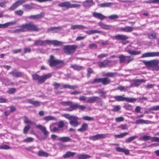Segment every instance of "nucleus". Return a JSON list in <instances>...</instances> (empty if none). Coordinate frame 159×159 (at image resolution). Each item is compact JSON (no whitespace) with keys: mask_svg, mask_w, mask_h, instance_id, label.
Masks as SVG:
<instances>
[{"mask_svg":"<svg viewBox=\"0 0 159 159\" xmlns=\"http://www.w3.org/2000/svg\"><path fill=\"white\" fill-rule=\"evenodd\" d=\"M128 134V132H125L119 134L115 135V137L118 138H121L126 136Z\"/></svg>","mask_w":159,"mask_h":159,"instance_id":"41","label":"nucleus"},{"mask_svg":"<svg viewBox=\"0 0 159 159\" xmlns=\"http://www.w3.org/2000/svg\"><path fill=\"white\" fill-rule=\"evenodd\" d=\"M99 99V98L97 96H93L90 98L88 100L86 101L87 103H92L95 102H98V100Z\"/></svg>","mask_w":159,"mask_h":159,"instance_id":"24","label":"nucleus"},{"mask_svg":"<svg viewBox=\"0 0 159 159\" xmlns=\"http://www.w3.org/2000/svg\"><path fill=\"white\" fill-rule=\"evenodd\" d=\"M159 57V52H147L142 54L141 57Z\"/></svg>","mask_w":159,"mask_h":159,"instance_id":"7","label":"nucleus"},{"mask_svg":"<svg viewBox=\"0 0 159 159\" xmlns=\"http://www.w3.org/2000/svg\"><path fill=\"white\" fill-rule=\"evenodd\" d=\"M82 119L85 120L91 121L93 120V117L88 116H83L82 117Z\"/></svg>","mask_w":159,"mask_h":159,"instance_id":"56","label":"nucleus"},{"mask_svg":"<svg viewBox=\"0 0 159 159\" xmlns=\"http://www.w3.org/2000/svg\"><path fill=\"white\" fill-rule=\"evenodd\" d=\"M70 67L74 69L75 70H80L83 69V66L77 65H71Z\"/></svg>","mask_w":159,"mask_h":159,"instance_id":"33","label":"nucleus"},{"mask_svg":"<svg viewBox=\"0 0 159 159\" xmlns=\"http://www.w3.org/2000/svg\"><path fill=\"white\" fill-rule=\"evenodd\" d=\"M151 136L148 135H144L142 137L139 138L140 140H143L144 141H148L151 140Z\"/></svg>","mask_w":159,"mask_h":159,"instance_id":"46","label":"nucleus"},{"mask_svg":"<svg viewBox=\"0 0 159 159\" xmlns=\"http://www.w3.org/2000/svg\"><path fill=\"white\" fill-rule=\"evenodd\" d=\"M78 104H76L74 105H71L70 106L69 110L70 111H73L75 109L78 108Z\"/></svg>","mask_w":159,"mask_h":159,"instance_id":"59","label":"nucleus"},{"mask_svg":"<svg viewBox=\"0 0 159 159\" xmlns=\"http://www.w3.org/2000/svg\"><path fill=\"white\" fill-rule=\"evenodd\" d=\"M119 58L120 59V63H123L126 61V56L121 55L119 56Z\"/></svg>","mask_w":159,"mask_h":159,"instance_id":"38","label":"nucleus"},{"mask_svg":"<svg viewBox=\"0 0 159 159\" xmlns=\"http://www.w3.org/2000/svg\"><path fill=\"white\" fill-rule=\"evenodd\" d=\"M134 59V58L133 57L130 56H126V63L128 64L133 61Z\"/></svg>","mask_w":159,"mask_h":159,"instance_id":"51","label":"nucleus"},{"mask_svg":"<svg viewBox=\"0 0 159 159\" xmlns=\"http://www.w3.org/2000/svg\"><path fill=\"white\" fill-rule=\"evenodd\" d=\"M98 25L101 28L105 30H109L110 28H114L113 26L106 25L102 22H99L98 23Z\"/></svg>","mask_w":159,"mask_h":159,"instance_id":"22","label":"nucleus"},{"mask_svg":"<svg viewBox=\"0 0 159 159\" xmlns=\"http://www.w3.org/2000/svg\"><path fill=\"white\" fill-rule=\"evenodd\" d=\"M56 124V123H54L50 125V129L51 132H56L59 130L58 127H57L55 126Z\"/></svg>","mask_w":159,"mask_h":159,"instance_id":"21","label":"nucleus"},{"mask_svg":"<svg viewBox=\"0 0 159 159\" xmlns=\"http://www.w3.org/2000/svg\"><path fill=\"white\" fill-rule=\"evenodd\" d=\"M119 18L118 15L116 14H113L109 16L108 18L111 20H114L115 19H117Z\"/></svg>","mask_w":159,"mask_h":159,"instance_id":"53","label":"nucleus"},{"mask_svg":"<svg viewBox=\"0 0 159 159\" xmlns=\"http://www.w3.org/2000/svg\"><path fill=\"white\" fill-rule=\"evenodd\" d=\"M115 100L118 101H125V97L122 96H117L114 97Z\"/></svg>","mask_w":159,"mask_h":159,"instance_id":"34","label":"nucleus"},{"mask_svg":"<svg viewBox=\"0 0 159 159\" xmlns=\"http://www.w3.org/2000/svg\"><path fill=\"white\" fill-rule=\"evenodd\" d=\"M49 65L51 66H54L60 63V61L54 59V57L53 56L51 55L50 56V59L49 61Z\"/></svg>","mask_w":159,"mask_h":159,"instance_id":"8","label":"nucleus"},{"mask_svg":"<svg viewBox=\"0 0 159 159\" xmlns=\"http://www.w3.org/2000/svg\"><path fill=\"white\" fill-rule=\"evenodd\" d=\"M21 27L30 31H38L39 30L38 27L31 23L23 24Z\"/></svg>","mask_w":159,"mask_h":159,"instance_id":"4","label":"nucleus"},{"mask_svg":"<svg viewBox=\"0 0 159 159\" xmlns=\"http://www.w3.org/2000/svg\"><path fill=\"white\" fill-rule=\"evenodd\" d=\"M117 73H116L107 72L104 74V76L113 77L115 75H116Z\"/></svg>","mask_w":159,"mask_h":159,"instance_id":"44","label":"nucleus"},{"mask_svg":"<svg viewBox=\"0 0 159 159\" xmlns=\"http://www.w3.org/2000/svg\"><path fill=\"white\" fill-rule=\"evenodd\" d=\"M126 52L129 54L132 55H136L139 54L141 53V52L139 51H136L135 50L129 49Z\"/></svg>","mask_w":159,"mask_h":159,"instance_id":"29","label":"nucleus"},{"mask_svg":"<svg viewBox=\"0 0 159 159\" xmlns=\"http://www.w3.org/2000/svg\"><path fill=\"white\" fill-rule=\"evenodd\" d=\"M63 116L70 120V124L74 127H76L79 125L78 120L79 118L76 116L66 114L63 115Z\"/></svg>","mask_w":159,"mask_h":159,"instance_id":"2","label":"nucleus"},{"mask_svg":"<svg viewBox=\"0 0 159 159\" xmlns=\"http://www.w3.org/2000/svg\"><path fill=\"white\" fill-rule=\"evenodd\" d=\"M138 136H134L131 137H130L127 139L125 140V142L126 143H128L131 142L132 141L137 138Z\"/></svg>","mask_w":159,"mask_h":159,"instance_id":"35","label":"nucleus"},{"mask_svg":"<svg viewBox=\"0 0 159 159\" xmlns=\"http://www.w3.org/2000/svg\"><path fill=\"white\" fill-rule=\"evenodd\" d=\"M91 157L87 154H81L79 155L78 157V158L79 159H85L89 158Z\"/></svg>","mask_w":159,"mask_h":159,"instance_id":"37","label":"nucleus"},{"mask_svg":"<svg viewBox=\"0 0 159 159\" xmlns=\"http://www.w3.org/2000/svg\"><path fill=\"white\" fill-rule=\"evenodd\" d=\"M151 123V122L150 121L145 120L143 119H139L135 121V123L138 124H150Z\"/></svg>","mask_w":159,"mask_h":159,"instance_id":"26","label":"nucleus"},{"mask_svg":"<svg viewBox=\"0 0 159 159\" xmlns=\"http://www.w3.org/2000/svg\"><path fill=\"white\" fill-rule=\"evenodd\" d=\"M62 29V27L61 26L52 27L48 29L47 32L52 31L53 33H56L60 31Z\"/></svg>","mask_w":159,"mask_h":159,"instance_id":"11","label":"nucleus"},{"mask_svg":"<svg viewBox=\"0 0 159 159\" xmlns=\"http://www.w3.org/2000/svg\"><path fill=\"white\" fill-rule=\"evenodd\" d=\"M7 2L4 0H2L0 2V7H2L5 8L7 7L6 4Z\"/></svg>","mask_w":159,"mask_h":159,"instance_id":"52","label":"nucleus"},{"mask_svg":"<svg viewBox=\"0 0 159 159\" xmlns=\"http://www.w3.org/2000/svg\"><path fill=\"white\" fill-rule=\"evenodd\" d=\"M110 82V80L108 78H104L102 79V82L104 85L109 84Z\"/></svg>","mask_w":159,"mask_h":159,"instance_id":"36","label":"nucleus"},{"mask_svg":"<svg viewBox=\"0 0 159 159\" xmlns=\"http://www.w3.org/2000/svg\"><path fill=\"white\" fill-rule=\"evenodd\" d=\"M43 119L45 120L48 121L55 120L56 119L54 117L50 116L44 117L43 118Z\"/></svg>","mask_w":159,"mask_h":159,"instance_id":"50","label":"nucleus"},{"mask_svg":"<svg viewBox=\"0 0 159 159\" xmlns=\"http://www.w3.org/2000/svg\"><path fill=\"white\" fill-rule=\"evenodd\" d=\"M78 46L76 45H68L64 46L63 49L64 53L68 55L72 54L75 52Z\"/></svg>","mask_w":159,"mask_h":159,"instance_id":"3","label":"nucleus"},{"mask_svg":"<svg viewBox=\"0 0 159 159\" xmlns=\"http://www.w3.org/2000/svg\"><path fill=\"white\" fill-rule=\"evenodd\" d=\"M151 141L152 142H158L159 143V138L157 137H151Z\"/></svg>","mask_w":159,"mask_h":159,"instance_id":"64","label":"nucleus"},{"mask_svg":"<svg viewBox=\"0 0 159 159\" xmlns=\"http://www.w3.org/2000/svg\"><path fill=\"white\" fill-rule=\"evenodd\" d=\"M106 134H100L90 136L89 138L90 139H91L93 141H95L99 139L105 138H106Z\"/></svg>","mask_w":159,"mask_h":159,"instance_id":"9","label":"nucleus"},{"mask_svg":"<svg viewBox=\"0 0 159 159\" xmlns=\"http://www.w3.org/2000/svg\"><path fill=\"white\" fill-rule=\"evenodd\" d=\"M36 127L40 129L43 133L44 135L47 137L49 134V132L46 130V128L41 125H38L36 126Z\"/></svg>","mask_w":159,"mask_h":159,"instance_id":"17","label":"nucleus"},{"mask_svg":"<svg viewBox=\"0 0 159 159\" xmlns=\"http://www.w3.org/2000/svg\"><path fill=\"white\" fill-rule=\"evenodd\" d=\"M58 6L62 8L65 7L68 9L70 8V2L69 1L63 2L58 5Z\"/></svg>","mask_w":159,"mask_h":159,"instance_id":"13","label":"nucleus"},{"mask_svg":"<svg viewBox=\"0 0 159 159\" xmlns=\"http://www.w3.org/2000/svg\"><path fill=\"white\" fill-rule=\"evenodd\" d=\"M143 2L145 3H159V0H148L144 1Z\"/></svg>","mask_w":159,"mask_h":159,"instance_id":"39","label":"nucleus"},{"mask_svg":"<svg viewBox=\"0 0 159 159\" xmlns=\"http://www.w3.org/2000/svg\"><path fill=\"white\" fill-rule=\"evenodd\" d=\"M30 128V127L29 125H27L25 126L23 132L24 134H26L28 130Z\"/></svg>","mask_w":159,"mask_h":159,"instance_id":"58","label":"nucleus"},{"mask_svg":"<svg viewBox=\"0 0 159 159\" xmlns=\"http://www.w3.org/2000/svg\"><path fill=\"white\" fill-rule=\"evenodd\" d=\"M86 33L88 34H91L95 33H101L102 31L97 30H90L85 31Z\"/></svg>","mask_w":159,"mask_h":159,"instance_id":"32","label":"nucleus"},{"mask_svg":"<svg viewBox=\"0 0 159 159\" xmlns=\"http://www.w3.org/2000/svg\"><path fill=\"white\" fill-rule=\"evenodd\" d=\"M38 155L39 156H44L47 157L48 156V154L45 152L42 151H40L38 152Z\"/></svg>","mask_w":159,"mask_h":159,"instance_id":"47","label":"nucleus"},{"mask_svg":"<svg viewBox=\"0 0 159 159\" xmlns=\"http://www.w3.org/2000/svg\"><path fill=\"white\" fill-rule=\"evenodd\" d=\"M102 79L101 78H98L95 79L93 81L91 82L92 84H94L95 83H99L102 82Z\"/></svg>","mask_w":159,"mask_h":159,"instance_id":"60","label":"nucleus"},{"mask_svg":"<svg viewBox=\"0 0 159 159\" xmlns=\"http://www.w3.org/2000/svg\"><path fill=\"white\" fill-rule=\"evenodd\" d=\"M134 30V28L131 26H127L121 27L120 29V31L126 32H130Z\"/></svg>","mask_w":159,"mask_h":159,"instance_id":"12","label":"nucleus"},{"mask_svg":"<svg viewBox=\"0 0 159 159\" xmlns=\"http://www.w3.org/2000/svg\"><path fill=\"white\" fill-rule=\"evenodd\" d=\"M16 22L15 21L8 22L4 24L5 26L4 27L6 28L8 26L13 25H16Z\"/></svg>","mask_w":159,"mask_h":159,"instance_id":"43","label":"nucleus"},{"mask_svg":"<svg viewBox=\"0 0 159 159\" xmlns=\"http://www.w3.org/2000/svg\"><path fill=\"white\" fill-rule=\"evenodd\" d=\"M56 124V123H54L50 125V129L51 132H56L59 130L58 127H57L55 126Z\"/></svg>","mask_w":159,"mask_h":159,"instance_id":"20","label":"nucleus"},{"mask_svg":"<svg viewBox=\"0 0 159 159\" xmlns=\"http://www.w3.org/2000/svg\"><path fill=\"white\" fill-rule=\"evenodd\" d=\"M57 140L63 142H66L70 141H71V139L67 137H63L58 138Z\"/></svg>","mask_w":159,"mask_h":159,"instance_id":"28","label":"nucleus"},{"mask_svg":"<svg viewBox=\"0 0 159 159\" xmlns=\"http://www.w3.org/2000/svg\"><path fill=\"white\" fill-rule=\"evenodd\" d=\"M88 127V125L86 123H84L82 124L81 127L77 129L80 132H83L86 130Z\"/></svg>","mask_w":159,"mask_h":159,"instance_id":"25","label":"nucleus"},{"mask_svg":"<svg viewBox=\"0 0 159 159\" xmlns=\"http://www.w3.org/2000/svg\"><path fill=\"white\" fill-rule=\"evenodd\" d=\"M75 154V152H71L69 151H68L63 155V157L64 158H69L70 157H72L74 156Z\"/></svg>","mask_w":159,"mask_h":159,"instance_id":"27","label":"nucleus"},{"mask_svg":"<svg viewBox=\"0 0 159 159\" xmlns=\"http://www.w3.org/2000/svg\"><path fill=\"white\" fill-rule=\"evenodd\" d=\"M86 28H87L85 26L80 25H72L70 27L71 29L72 30H75L78 29H83Z\"/></svg>","mask_w":159,"mask_h":159,"instance_id":"23","label":"nucleus"},{"mask_svg":"<svg viewBox=\"0 0 159 159\" xmlns=\"http://www.w3.org/2000/svg\"><path fill=\"white\" fill-rule=\"evenodd\" d=\"M143 63L147 66L151 67L152 70H159V60L157 59H154L150 61H143Z\"/></svg>","mask_w":159,"mask_h":159,"instance_id":"1","label":"nucleus"},{"mask_svg":"<svg viewBox=\"0 0 159 159\" xmlns=\"http://www.w3.org/2000/svg\"><path fill=\"white\" fill-rule=\"evenodd\" d=\"M52 44L56 46H60L63 44V43L61 42L55 40L52 41Z\"/></svg>","mask_w":159,"mask_h":159,"instance_id":"49","label":"nucleus"},{"mask_svg":"<svg viewBox=\"0 0 159 159\" xmlns=\"http://www.w3.org/2000/svg\"><path fill=\"white\" fill-rule=\"evenodd\" d=\"M34 45L35 46H44L43 41L41 40H35Z\"/></svg>","mask_w":159,"mask_h":159,"instance_id":"40","label":"nucleus"},{"mask_svg":"<svg viewBox=\"0 0 159 159\" xmlns=\"http://www.w3.org/2000/svg\"><path fill=\"white\" fill-rule=\"evenodd\" d=\"M26 0H18L14 3L9 8V11H13L16 9L19 6L25 3Z\"/></svg>","mask_w":159,"mask_h":159,"instance_id":"5","label":"nucleus"},{"mask_svg":"<svg viewBox=\"0 0 159 159\" xmlns=\"http://www.w3.org/2000/svg\"><path fill=\"white\" fill-rule=\"evenodd\" d=\"M124 107L125 108L129 110H131L132 108V106L128 104H125L124 106Z\"/></svg>","mask_w":159,"mask_h":159,"instance_id":"62","label":"nucleus"},{"mask_svg":"<svg viewBox=\"0 0 159 159\" xmlns=\"http://www.w3.org/2000/svg\"><path fill=\"white\" fill-rule=\"evenodd\" d=\"M150 111H157L159 110V105L154 106L149 108Z\"/></svg>","mask_w":159,"mask_h":159,"instance_id":"63","label":"nucleus"},{"mask_svg":"<svg viewBox=\"0 0 159 159\" xmlns=\"http://www.w3.org/2000/svg\"><path fill=\"white\" fill-rule=\"evenodd\" d=\"M43 16V14L41 13L36 15H31L28 17V18L31 20H36L41 18Z\"/></svg>","mask_w":159,"mask_h":159,"instance_id":"19","label":"nucleus"},{"mask_svg":"<svg viewBox=\"0 0 159 159\" xmlns=\"http://www.w3.org/2000/svg\"><path fill=\"white\" fill-rule=\"evenodd\" d=\"M146 80L143 79H135L133 80L131 82V84L128 87H136L139 85L140 83L145 82Z\"/></svg>","mask_w":159,"mask_h":159,"instance_id":"6","label":"nucleus"},{"mask_svg":"<svg viewBox=\"0 0 159 159\" xmlns=\"http://www.w3.org/2000/svg\"><path fill=\"white\" fill-rule=\"evenodd\" d=\"M93 16L96 18H97L98 19H99L101 20H103V19H105L106 18V16L103 15L102 14H101V13H97L96 12H93Z\"/></svg>","mask_w":159,"mask_h":159,"instance_id":"14","label":"nucleus"},{"mask_svg":"<svg viewBox=\"0 0 159 159\" xmlns=\"http://www.w3.org/2000/svg\"><path fill=\"white\" fill-rule=\"evenodd\" d=\"M93 4V0H87L83 2V5L85 8H89Z\"/></svg>","mask_w":159,"mask_h":159,"instance_id":"18","label":"nucleus"},{"mask_svg":"<svg viewBox=\"0 0 159 159\" xmlns=\"http://www.w3.org/2000/svg\"><path fill=\"white\" fill-rule=\"evenodd\" d=\"M57 126L60 129L62 128L64 126L65 124L64 122L62 121H60L59 123L57 124Z\"/></svg>","mask_w":159,"mask_h":159,"instance_id":"61","label":"nucleus"},{"mask_svg":"<svg viewBox=\"0 0 159 159\" xmlns=\"http://www.w3.org/2000/svg\"><path fill=\"white\" fill-rule=\"evenodd\" d=\"M111 61L110 60H104L103 61L99 62L98 64L100 68L105 67L108 65V63H110Z\"/></svg>","mask_w":159,"mask_h":159,"instance_id":"16","label":"nucleus"},{"mask_svg":"<svg viewBox=\"0 0 159 159\" xmlns=\"http://www.w3.org/2000/svg\"><path fill=\"white\" fill-rule=\"evenodd\" d=\"M137 100V99L135 98H129L125 97V101L127 102H135Z\"/></svg>","mask_w":159,"mask_h":159,"instance_id":"48","label":"nucleus"},{"mask_svg":"<svg viewBox=\"0 0 159 159\" xmlns=\"http://www.w3.org/2000/svg\"><path fill=\"white\" fill-rule=\"evenodd\" d=\"M113 5V3L112 2H107L104 3L98 4V7H109Z\"/></svg>","mask_w":159,"mask_h":159,"instance_id":"30","label":"nucleus"},{"mask_svg":"<svg viewBox=\"0 0 159 159\" xmlns=\"http://www.w3.org/2000/svg\"><path fill=\"white\" fill-rule=\"evenodd\" d=\"M60 104L64 106H71L72 104V102L71 101L62 102Z\"/></svg>","mask_w":159,"mask_h":159,"instance_id":"45","label":"nucleus"},{"mask_svg":"<svg viewBox=\"0 0 159 159\" xmlns=\"http://www.w3.org/2000/svg\"><path fill=\"white\" fill-rule=\"evenodd\" d=\"M12 75L15 78L21 77L22 76V73L20 72L17 71L16 70H13L9 73Z\"/></svg>","mask_w":159,"mask_h":159,"instance_id":"15","label":"nucleus"},{"mask_svg":"<svg viewBox=\"0 0 159 159\" xmlns=\"http://www.w3.org/2000/svg\"><path fill=\"white\" fill-rule=\"evenodd\" d=\"M33 5V4L32 3H31L30 4H24L23 6L24 10L25 11L27 10H31L33 8V7L32 5Z\"/></svg>","mask_w":159,"mask_h":159,"instance_id":"31","label":"nucleus"},{"mask_svg":"<svg viewBox=\"0 0 159 159\" xmlns=\"http://www.w3.org/2000/svg\"><path fill=\"white\" fill-rule=\"evenodd\" d=\"M98 93L101 95V97H102L104 98H106V96L105 95L106 93V92H104L102 90H100L99 91Z\"/></svg>","mask_w":159,"mask_h":159,"instance_id":"57","label":"nucleus"},{"mask_svg":"<svg viewBox=\"0 0 159 159\" xmlns=\"http://www.w3.org/2000/svg\"><path fill=\"white\" fill-rule=\"evenodd\" d=\"M24 122L25 123L27 124H34V122L29 120L26 116L24 117Z\"/></svg>","mask_w":159,"mask_h":159,"instance_id":"54","label":"nucleus"},{"mask_svg":"<svg viewBox=\"0 0 159 159\" xmlns=\"http://www.w3.org/2000/svg\"><path fill=\"white\" fill-rule=\"evenodd\" d=\"M63 87L64 88H68L70 89H75L77 87L76 86H71L69 84H64L63 85Z\"/></svg>","mask_w":159,"mask_h":159,"instance_id":"42","label":"nucleus"},{"mask_svg":"<svg viewBox=\"0 0 159 159\" xmlns=\"http://www.w3.org/2000/svg\"><path fill=\"white\" fill-rule=\"evenodd\" d=\"M116 40L124 41L128 39V37L126 35L118 34L114 36Z\"/></svg>","mask_w":159,"mask_h":159,"instance_id":"10","label":"nucleus"},{"mask_svg":"<svg viewBox=\"0 0 159 159\" xmlns=\"http://www.w3.org/2000/svg\"><path fill=\"white\" fill-rule=\"evenodd\" d=\"M148 37L150 39H156V34L155 32L149 34Z\"/></svg>","mask_w":159,"mask_h":159,"instance_id":"55","label":"nucleus"}]
</instances>
